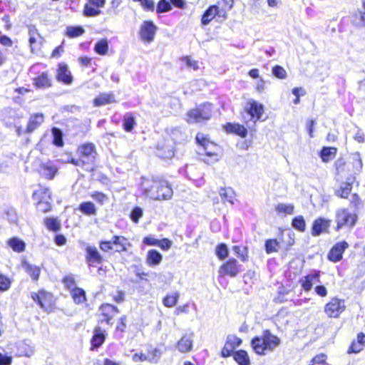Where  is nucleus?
Here are the masks:
<instances>
[{
  "label": "nucleus",
  "mask_w": 365,
  "mask_h": 365,
  "mask_svg": "<svg viewBox=\"0 0 365 365\" xmlns=\"http://www.w3.org/2000/svg\"><path fill=\"white\" fill-rule=\"evenodd\" d=\"M141 188L143 194L154 200H168L173 195V189L168 181L158 178H143Z\"/></svg>",
  "instance_id": "nucleus-1"
},
{
  "label": "nucleus",
  "mask_w": 365,
  "mask_h": 365,
  "mask_svg": "<svg viewBox=\"0 0 365 365\" xmlns=\"http://www.w3.org/2000/svg\"><path fill=\"white\" fill-rule=\"evenodd\" d=\"M279 344L280 339L269 330L264 331L261 336L253 338L251 342L254 351L260 355L266 354L267 351H272Z\"/></svg>",
  "instance_id": "nucleus-2"
},
{
  "label": "nucleus",
  "mask_w": 365,
  "mask_h": 365,
  "mask_svg": "<svg viewBox=\"0 0 365 365\" xmlns=\"http://www.w3.org/2000/svg\"><path fill=\"white\" fill-rule=\"evenodd\" d=\"M212 114V105L205 103L200 107L192 109L187 114L186 120L189 123H200L210 118Z\"/></svg>",
  "instance_id": "nucleus-3"
},
{
  "label": "nucleus",
  "mask_w": 365,
  "mask_h": 365,
  "mask_svg": "<svg viewBox=\"0 0 365 365\" xmlns=\"http://www.w3.org/2000/svg\"><path fill=\"white\" fill-rule=\"evenodd\" d=\"M335 220L337 224V230L342 228L343 227H348L349 228H352L357 221V215L350 212L346 209L341 208L338 210L336 212Z\"/></svg>",
  "instance_id": "nucleus-4"
},
{
  "label": "nucleus",
  "mask_w": 365,
  "mask_h": 365,
  "mask_svg": "<svg viewBox=\"0 0 365 365\" xmlns=\"http://www.w3.org/2000/svg\"><path fill=\"white\" fill-rule=\"evenodd\" d=\"M345 309L344 300L334 297L324 306V312L329 317L337 318Z\"/></svg>",
  "instance_id": "nucleus-5"
},
{
  "label": "nucleus",
  "mask_w": 365,
  "mask_h": 365,
  "mask_svg": "<svg viewBox=\"0 0 365 365\" xmlns=\"http://www.w3.org/2000/svg\"><path fill=\"white\" fill-rule=\"evenodd\" d=\"M242 265L238 263L235 259H230L227 262L222 264L219 268L220 276H229L235 277L242 272Z\"/></svg>",
  "instance_id": "nucleus-6"
},
{
  "label": "nucleus",
  "mask_w": 365,
  "mask_h": 365,
  "mask_svg": "<svg viewBox=\"0 0 365 365\" xmlns=\"http://www.w3.org/2000/svg\"><path fill=\"white\" fill-rule=\"evenodd\" d=\"M34 197L36 199L40 198L38 202V209L43 212H46L51 209V204L48 200L51 199V191L48 188L41 187L34 193Z\"/></svg>",
  "instance_id": "nucleus-7"
},
{
  "label": "nucleus",
  "mask_w": 365,
  "mask_h": 365,
  "mask_svg": "<svg viewBox=\"0 0 365 365\" xmlns=\"http://www.w3.org/2000/svg\"><path fill=\"white\" fill-rule=\"evenodd\" d=\"M78 152L80 157L83 158V160L86 162V164L94 163L97 156V152L93 143H87L81 145L78 147Z\"/></svg>",
  "instance_id": "nucleus-8"
},
{
  "label": "nucleus",
  "mask_w": 365,
  "mask_h": 365,
  "mask_svg": "<svg viewBox=\"0 0 365 365\" xmlns=\"http://www.w3.org/2000/svg\"><path fill=\"white\" fill-rule=\"evenodd\" d=\"M242 343V340L234 334H230L227 336L225 345L221 351V356L224 358L232 356L234 350L239 347Z\"/></svg>",
  "instance_id": "nucleus-9"
},
{
  "label": "nucleus",
  "mask_w": 365,
  "mask_h": 365,
  "mask_svg": "<svg viewBox=\"0 0 365 365\" xmlns=\"http://www.w3.org/2000/svg\"><path fill=\"white\" fill-rule=\"evenodd\" d=\"M247 115H250V120L254 119V123L260 120L264 113V107L262 104L258 103L255 101H249L245 108Z\"/></svg>",
  "instance_id": "nucleus-10"
},
{
  "label": "nucleus",
  "mask_w": 365,
  "mask_h": 365,
  "mask_svg": "<svg viewBox=\"0 0 365 365\" xmlns=\"http://www.w3.org/2000/svg\"><path fill=\"white\" fill-rule=\"evenodd\" d=\"M194 333L190 331L185 334L176 344L177 349L180 353H187L192 350Z\"/></svg>",
  "instance_id": "nucleus-11"
},
{
  "label": "nucleus",
  "mask_w": 365,
  "mask_h": 365,
  "mask_svg": "<svg viewBox=\"0 0 365 365\" xmlns=\"http://www.w3.org/2000/svg\"><path fill=\"white\" fill-rule=\"evenodd\" d=\"M157 30L158 28L155 24H143L139 32L140 39L150 43L154 40Z\"/></svg>",
  "instance_id": "nucleus-12"
},
{
  "label": "nucleus",
  "mask_w": 365,
  "mask_h": 365,
  "mask_svg": "<svg viewBox=\"0 0 365 365\" xmlns=\"http://www.w3.org/2000/svg\"><path fill=\"white\" fill-rule=\"evenodd\" d=\"M348 247L349 245L345 241L336 243L328 255L329 259L334 262H339L341 259L342 254Z\"/></svg>",
  "instance_id": "nucleus-13"
},
{
  "label": "nucleus",
  "mask_w": 365,
  "mask_h": 365,
  "mask_svg": "<svg viewBox=\"0 0 365 365\" xmlns=\"http://www.w3.org/2000/svg\"><path fill=\"white\" fill-rule=\"evenodd\" d=\"M196 141L205 150L207 155H213L216 151V145L210 141L207 135L203 133H197L196 135Z\"/></svg>",
  "instance_id": "nucleus-14"
},
{
  "label": "nucleus",
  "mask_w": 365,
  "mask_h": 365,
  "mask_svg": "<svg viewBox=\"0 0 365 365\" xmlns=\"http://www.w3.org/2000/svg\"><path fill=\"white\" fill-rule=\"evenodd\" d=\"M88 1L84 8V14L88 16L98 15L99 9L103 7L106 4V0H88Z\"/></svg>",
  "instance_id": "nucleus-15"
},
{
  "label": "nucleus",
  "mask_w": 365,
  "mask_h": 365,
  "mask_svg": "<svg viewBox=\"0 0 365 365\" xmlns=\"http://www.w3.org/2000/svg\"><path fill=\"white\" fill-rule=\"evenodd\" d=\"M31 297L43 309H47L51 305V295L50 293L41 291L38 293H33Z\"/></svg>",
  "instance_id": "nucleus-16"
},
{
  "label": "nucleus",
  "mask_w": 365,
  "mask_h": 365,
  "mask_svg": "<svg viewBox=\"0 0 365 365\" xmlns=\"http://www.w3.org/2000/svg\"><path fill=\"white\" fill-rule=\"evenodd\" d=\"M57 171V167L51 161L42 163L40 165V173L47 179H53Z\"/></svg>",
  "instance_id": "nucleus-17"
},
{
  "label": "nucleus",
  "mask_w": 365,
  "mask_h": 365,
  "mask_svg": "<svg viewBox=\"0 0 365 365\" xmlns=\"http://www.w3.org/2000/svg\"><path fill=\"white\" fill-rule=\"evenodd\" d=\"M100 312L103 317L101 321L106 322L107 324L110 323L111 319L118 312L117 307L109 304H103L100 308Z\"/></svg>",
  "instance_id": "nucleus-18"
},
{
  "label": "nucleus",
  "mask_w": 365,
  "mask_h": 365,
  "mask_svg": "<svg viewBox=\"0 0 365 365\" xmlns=\"http://www.w3.org/2000/svg\"><path fill=\"white\" fill-rule=\"evenodd\" d=\"M34 85L38 89H46L51 86V78L47 72H43L33 79Z\"/></svg>",
  "instance_id": "nucleus-19"
},
{
  "label": "nucleus",
  "mask_w": 365,
  "mask_h": 365,
  "mask_svg": "<svg viewBox=\"0 0 365 365\" xmlns=\"http://www.w3.org/2000/svg\"><path fill=\"white\" fill-rule=\"evenodd\" d=\"M225 16V12L220 11L217 6H210L204 13L202 17L201 23H209L214 18H218Z\"/></svg>",
  "instance_id": "nucleus-20"
},
{
  "label": "nucleus",
  "mask_w": 365,
  "mask_h": 365,
  "mask_svg": "<svg viewBox=\"0 0 365 365\" xmlns=\"http://www.w3.org/2000/svg\"><path fill=\"white\" fill-rule=\"evenodd\" d=\"M331 220L324 218L317 219L312 227V235H319L323 232H325L330 226Z\"/></svg>",
  "instance_id": "nucleus-21"
},
{
  "label": "nucleus",
  "mask_w": 365,
  "mask_h": 365,
  "mask_svg": "<svg viewBox=\"0 0 365 365\" xmlns=\"http://www.w3.org/2000/svg\"><path fill=\"white\" fill-rule=\"evenodd\" d=\"M319 282H320L319 272H315L304 277L302 280V287L304 291L309 292L312 289L314 284Z\"/></svg>",
  "instance_id": "nucleus-22"
},
{
  "label": "nucleus",
  "mask_w": 365,
  "mask_h": 365,
  "mask_svg": "<svg viewBox=\"0 0 365 365\" xmlns=\"http://www.w3.org/2000/svg\"><path fill=\"white\" fill-rule=\"evenodd\" d=\"M86 261L89 265L93 264H101L103 261V257L98 252L96 247L88 246L86 247Z\"/></svg>",
  "instance_id": "nucleus-23"
},
{
  "label": "nucleus",
  "mask_w": 365,
  "mask_h": 365,
  "mask_svg": "<svg viewBox=\"0 0 365 365\" xmlns=\"http://www.w3.org/2000/svg\"><path fill=\"white\" fill-rule=\"evenodd\" d=\"M113 244L115 251L118 252L127 251L128 247L131 245L127 238L116 235L113 237Z\"/></svg>",
  "instance_id": "nucleus-24"
},
{
  "label": "nucleus",
  "mask_w": 365,
  "mask_h": 365,
  "mask_svg": "<svg viewBox=\"0 0 365 365\" xmlns=\"http://www.w3.org/2000/svg\"><path fill=\"white\" fill-rule=\"evenodd\" d=\"M57 80L59 81H62L65 84H71L73 78L71 76V72L68 71V68L65 64H60L58 69L57 74Z\"/></svg>",
  "instance_id": "nucleus-25"
},
{
  "label": "nucleus",
  "mask_w": 365,
  "mask_h": 365,
  "mask_svg": "<svg viewBox=\"0 0 365 365\" xmlns=\"http://www.w3.org/2000/svg\"><path fill=\"white\" fill-rule=\"evenodd\" d=\"M355 178L350 177L346 182H343L341 187L336 190V195L340 197L346 198L352 190V183Z\"/></svg>",
  "instance_id": "nucleus-26"
},
{
  "label": "nucleus",
  "mask_w": 365,
  "mask_h": 365,
  "mask_svg": "<svg viewBox=\"0 0 365 365\" xmlns=\"http://www.w3.org/2000/svg\"><path fill=\"white\" fill-rule=\"evenodd\" d=\"M225 129L227 133H232L242 138H245L247 135V130L245 126L238 123H227Z\"/></svg>",
  "instance_id": "nucleus-27"
},
{
  "label": "nucleus",
  "mask_w": 365,
  "mask_h": 365,
  "mask_svg": "<svg viewBox=\"0 0 365 365\" xmlns=\"http://www.w3.org/2000/svg\"><path fill=\"white\" fill-rule=\"evenodd\" d=\"M43 120L44 116L42 113L32 115L28 122L26 131L28 133L33 132L43 122Z\"/></svg>",
  "instance_id": "nucleus-28"
},
{
  "label": "nucleus",
  "mask_w": 365,
  "mask_h": 365,
  "mask_svg": "<svg viewBox=\"0 0 365 365\" xmlns=\"http://www.w3.org/2000/svg\"><path fill=\"white\" fill-rule=\"evenodd\" d=\"M232 355L233 356L235 361L239 365H250V357L246 351L242 349L238 350L235 351Z\"/></svg>",
  "instance_id": "nucleus-29"
},
{
  "label": "nucleus",
  "mask_w": 365,
  "mask_h": 365,
  "mask_svg": "<svg viewBox=\"0 0 365 365\" xmlns=\"http://www.w3.org/2000/svg\"><path fill=\"white\" fill-rule=\"evenodd\" d=\"M22 267L34 280H38L41 272L39 267L27 262H23Z\"/></svg>",
  "instance_id": "nucleus-30"
},
{
  "label": "nucleus",
  "mask_w": 365,
  "mask_h": 365,
  "mask_svg": "<svg viewBox=\"0 0 365 365\" xmlns=\"http://www.w3.org/2000/svg\"><path fill=\"white\" fill-rule=\"evenodd\" d=\"M162 255L155 250H150L147 255V263L150 266L158 265L162 261Z\"/></svg>",
  "instance_id": "nucleus-31"
},
{
  "label": "nucleus",
  "mask_w": 365,
  "mask_h": 365,
  "mask_svg": "<svg viewBox=\"0 0 365 365\" xmlns=\"http://www.w3.org/2000/svg\"><path fill=\"white\" fill-rule=\"evenodd\" d=\"M219 194L223 200V202H228L231 204H233L234 198L235 197V194L234 190L230 188H220L219 190Z\"/></svg>",
  "instance_id": "nucleus-32"
},
{
  "label": "nucleus",
  "mask_w": 365,
  "mask_h": 365,
  "mask_svg": "<svg viewBox=\"0 0 365 365\" xmlns=\"http://www.w3.org/2000/svg\"><path fill=\"white\" fill-rule=\"evenodd\" d=\"M336 153L335 148H324L321 151V158L323 162L328 163L332 160Z\"/></svg>",
  "instance_id": "nucleus-33"
},
{
  "label": "nucleus",
  "mask_w": 365,
  "mask_h": 365,
  "mask_svg": "<svg viewBox=\"0 0 365 365\" xmlns=\"http://www.w3.org/2000/svg\"><path fill=\"white\" fill-rule=\"evenodd\" d=\"M79 210L87 215H95L96 214V207L91 202L81 203L79 206Z\"/></svg>",
  "instance_id": "nucleus-34"
},
{
  "label": "nucleus",
  "mask_w": 365,
  "mask_h": 365,
  "mask_svg": "<svg viewBox=\"0 0 365 365\" xmlns=\"http://www.w3.org/2000/svg\"><path fill=\"white\" fill-rule=\"evenodd\" d=\"M8 245L14 251L21 252L25 249V243L16 237L11 238L8 241Z\"/></svg>",
  "instance_id": "nucleus-35"
},
{
  "label": "nucleus",
  "mask_w": 365,
  "mask_h": 365,
  "mask_svg": "<svg viewBox=\"0 0 365 365\" xmlns=\"http://www.w3.org/2000/svg\"><path fill=\"white\" fill-rule=\"evenodd\" d=\"M135 125V120L131 113H126L123 118V128L127 132H130Z\"/></svg>",
  "instance_id": "nucleus-36"
},
{
  "label": "nucleus",
  "mask_w": 365,
  "mask_h": 365,
  "mask_svg": "<svg viewBox=\"0 0 365 365\" xmlns=\"http://www.w3.org/2000/svg\"><path fill=\"white\" fill-rule=\"evenodd\" d=\"M114 101V96L113 94H103L98 98H95L94 103L96 106H103Z\"/></svg>",
  "instance_id": "nucleus-37"
},
{
  "label": "nucleus",
  "mask_w": 365,
  "mask_h": 365,
  "mask_svg": "<svg viewBox=\"0 0 365 365\" xmlns=\"http://www.w3.org/2000/svg\"><path fill=\"white\" fill-rule=\"evenodd\" d=\"M95 51L100 55H105L108 50V43L106 39H101L95 45Z\"/></svg>",
  "instance_id": "nucleus-38"
},
{
  "label": "nucleus",
  "mask_w": 365,
  "mask_h": 365,
  "mask_svg": "<svg viewBox=\"0 0 365 365\" xmlns=\"http://www.w3.org/2000/svg\"><path fill=\"white\" fill-rule=\"evenodd\" d=\"M84 31V29L81 26H68L66 35L69 38H76L83 34Z\"/></svg>",
  "instance_id": "nucleus-39"
},
{
  "label": "nucleus",
  "mask_w": 365,
  "mask_h": 365,
  "mask_svg": "<svg viewBox=\"0 0 365 365\" xmlns=\"http://www.w3.org/2000/svg\"><path fill=\"white\" fill-rule=\"evenodd\" d=\"M105 340V336L100 329H95V334L93 336L92 343L96 347L100 346Z\"/></svg>",
  "instance_id": "nucleus-40"
},
{
  "label": "nucleus",
  "mask_w": 365,
  "mask_h": 365,
  "mask_svg": "<svg viewBox=\"0 0 365 365\" xmlns=\"http://www.w3.org/2000/svg\"><path fill=\"white\" fill-rule=\"evenodd\" d=\"M45 224L47 228L52 231H58L61 228L60 221L57 218H46Z\"/></svg>",
  "instance_id": "nucleus-41"
},
{
  "label": "nucleus",
  "mask_w": 365,
  "mask_h": 365,
  "mask_svg": "<svg viewBox=\"0 0 365 365\" xmlns=\"http://www.w3.org/2000/svg\"><path fill=\"white\" fill-rule=\"evenodd\" d=\"M72 294L75 302L78 304L82 303L86 300V294L84 290H83L82 289H73Z\"/></svg>",
  "instance_id": "nucleus-42"
},
{
  "label": "nucleus",
  "mask_w": 365,
  "mask_h": 365,
  "mask_svg": "<svg viewBox=\"0 0 365 365\" xmlns=\"http://www.w3.org/2000/svg\"><path fill=\"white\" fill-rule=\"evenodd\" d=\"M134 2H138L142 9L145 11H153L155 9V3L153 0H133Z\"/></svg>",
  "instance_id": "nucleus-43"
},
{
  "label": "nucleus",
  "mask_w": 365,
  "mask_h": 365,
  "mask_svg": "<svg viewBox=\"0 0 365 365\" xmlns=\"http://www.w3.org/2000/svg\"><path fill=\"white\" fill-rule=\"evenodd\" d=\"M179 297V294L175 292L173 295H168L163 299V304L167 307H174Z\"/></svg>",
  "instance_id": "nucleus-44"
},
{
  "label": "nucleus",
  "mask_w": 365,
  "mask_h": 365,
  "mask_svg": "<svg viewBox=\"0 0 365 365\" xmlns=\"http://www.w3.org/2000/svg\"><path fill=\"white\" fill-rule=\"evenodd\" d=\"M275 210L279 213L290 215L293 212L294 206L290 204L279 203L277 205Z\"/></svg>",
  "instance_id": "nucleus-45"
},
{
  "label": "nucleus",
  "mask_w": 365,
  "mask_h": 365,
  "mask_svg": "<svg viewBox=\"0 0 365 365\" xmlns=\"http://www.w3.org/2000/svg\"><path fill=\"white\" fill-rule=\"evenodd\" d=\"M279 249V243L277 240H267L265 242V250L267 253L277 252Z\"/></svg>",
  "instance_id": "nucleus-46"
},
{
  "label": "nucleus",
  "mask_w": 365,
  "mask_h": 365,
  "mask_svg": "<svg viewBox=\"0 0 365 365\" xmlns=\"http://www.w3.org/2000/svg\"><path fill=\"white\" fill-rule=\"evenodd\" d=\"M149 362L150 363H158L159 361L162 351L158 348L153 349L148 351Z\"/></svg>",
  "instance_id": "nucleus-47"
},
{
  "label": "nucleus",
  "mask_w": 365,
  "mask_h": 365,
  "mask_svg": "<svg viewBox=\"0 0 365 365\" xmlns=\"http://www.w3.org/2000/svg\"><path fill=\"white\" fill-rule=\"evenodd\" d=\"M215 252L220 259H224L227 257L229 251L226 245L220 244L216 247Z\"/></svg>",
  "instance_id": "nucleus-48"
},
{
  "label": "nucleus",
  "mask_w": 365,
  "mask_h": 365,
  "mask_svg": "<svg viewBox=\"0 0 365 365\" xmlns=\"http://www.w3.org/2000/svg\"><path fill=\"white\" fill-rule=\"evenodd\" d=\"M52 134L53 135V143L56 146H62L63 143L61 131L58 128H53L52 129Z\"/></svg>",
  "instance_id": "nucleus-49"
},
{
  "label": "nucleus",
  "mask_w": 365,
  "mask_h": 365,
  "mask_svg": "<svg viewBox=\"0 0 365 365\" xmlns=\"http://www.w3.org/2000/svg\"><path fill=\"white\" fill-rule=\"evenodd\" d=\"M171 8L170 1L167 0H160L157 5L156 11L157 13H163L170 11Z\"/></svg>",
  "instance_id": "nucleus-50"
},
{
  "label": "nucleus",
  "mask_w": 365,
  "mask_h": 365,
  "mask_svg": "<svg viewBox=\"0 0 365 365\" xmlns=\"http://www.w3.org/2000/svg\"><path fill=\"white\" fill-rule=\"evenodd\" d=\"M292 226L299 231H304L305 229L304 218L302 216L296 217L292 221Z\"/></svg>",
  "instance_id": "nucleus-51"
},
{
  "label": "nucleus",
  "mask_w": 365,
  "mask_h": 365,
  "mask_svg": "<svg viewBox=\"0 0 365 365\" xmlns=\"http://www.w3.org/2000/svg\"><path fill=\"white\" fill-rule=\"evenodd\" d=\"M232 250L237 255L238 257L240 258V259L242 262H246L247 260V248L245 247L243 250H241V248L239 246H234L232 247Z\"/></svg>",
  "instance_id": "nucleus-52"
},
{
  "label": "nucleus",
  "mask_w": 365,
  "mask_h": 365,
  "mask_svg": "<svg viewBox=\"0 0 365 365\" xmlns=\"http://www.w3.org/2000/svg\"><path fill=\"white\" fill-rule=\"evenodd\" d=\"M273 75L280 79H284L287 77V72L284 68L280 66H275L272 68Z\"/></svg>",
  "instance_id": "nucleus-53"
},
{
  "label": "nucleus",
  "mask_w": 365,
  "mask_h": 365,
  "mask_svg": "<svg viewBox=\"0 0 365 365\" xmlns=\"http://www.w3.org/2000/svg\"><path fill=\"white\" fill-rule=\"evenodd\" d=\"M353 164L356 172L360 173L362 170V160L360 155L357 153L353 155Z\"/></svg>",
  "instance_id": "nucleus-54"
},
{
  "label": "nucleus",
  "mask_w": 365,
  "mask_h": 365,
  "mask_svg": "<svg viewBox=\"0 0 365 365\" xmlns=\"http://www.w3.org/2000/svg\"><path fill=\"white\" fill-rule=\"evenodd\" d=\"M142 216H143V210L139 207H135L130 213V218L135 223L138 222L139 219Z\"/></svg>",
  "instance_id": "nucleus-55"
},
{
  "label": "nucleus",
  "mask_w": 365,
  "mask_h": 365,
  "mask_svg": "<svg viewBox=\"0 0 365 365\" xmlns=\"http://www.w3.org/2000/svg\"><path fill=\"white\" fill-rule=\"evenodd\" d=\"M11 285V281L10 279L0 274V291H6L9 289Z\"/></svg>",
  "instance_id": "nucleus-56"
},
{
  "label": "nucleus",
  "mask_w": 365,
  "mask_h": 365,
  "mask_svg": "<svg viewBox=\"0 0 365 365\" xmlns=\"http://www.w3.org/2000/svg\"><path fill=\"white\" fill-rule=\"evenodd\" d=\"M182 61L185 62L187 67L193 69L194 71H196L199 68L198 61L192 60L188 56L183 58Z\"/></svg>",
  "instance_id": "nucleus-57"
},
{
  "label": "nucleus",
  "mask_w": 365,
  "mask_h": 365,
  "mask_svg": "<svg viewBox=\"0 0 365 365\" xmlns=\"http://www.w3.org/2000/svg\"><path fill=\"white\" fill-rule=\"evenodd\" d=\"M91 197L101 205H103L108 200L107 196L100 192H93L91 195Z\"/></svg>",
  "instance_id": "nucleus-58"
},
{
  "label": "nucleus",
  "mask_w": 365,
  "mask_h": 365,
  "mask_svg": "<svg viewBox=\"0 0 365 365\" xmlns=\"http://www.w3.org/2000/svg\"><path fill=\"white\" fill-rule=\"evenodd\" d=\"M113 245V239L110 241H103L100 243V248L103 252H108L114 250Z\"/></svg>",
  "instance_id": "nucleus-59"
},
{
  "label": "nucleus",
  "mask_w": 365,
  "mask_h": 365,
  "mask_svg": "<svg viewBox=\"0 0 365 365\" xmlns=\"http://www.w3.org/2000/svg\"><path fill=\"white\" fill-rule=\"evenodd\" d=\"M63 282L68 289H71L73 290V289H76L75 288V285H76L75 281L72 276H66V277H64Z\"/></svg>",
  "instance_id": "nucleus-60"
},
{
  "label": "nucleus",
  "mask_w": 365,
  "mask_h": 365,
  "mask_svg": "<svg viewBox=\"0 0 365 365\" xmlns=\"http://www.w3.org/2000/svg\"><path fill=\"white\" fill-rule=\"evenodd\" d=\"M133 361L138 362V361H149V356L143 353H136L132 357Z\"/></svg>",
  "instance_id": "nucleus-61"
},
{
  "label": "nucleus",
  "mask_w": 365,
  "mask_h": 365,
  "mask_svg": "<svg viewBox=\"0 0 365 365\" xmlns=\"http://www.w3.org/2000/svg\"><path fill=\"white\" fill-rule=\"evenodd\" d=\"M363 347L361 344H359L358 342H353L349 347V349L348 351L349 353H359L360 351L363 349Z\"/></svg>",
  "instance_id": "nucleus-62"
},
{
  "label": "nucleus",
  "mask_w": 365,
  "mask_h": 365,
  "mask_svg": "<svg viewBox=\"0 0 365 365\" xmlns=\"http://www.w3.org/2000/svg\"><path fill=\"white\" fill-rule=\"evenodd\" d=\"M326 355L324 354H320L317 355L315 357L313 358L312 360V364L309 365H315V364H323L326 360Z\"/></svg>",
  "instance_id": "nucleus-63"
},
{
  "label": "nucleus",
  "mask_w": 365,
  "mask_h": 365,
  "mask_svg": "<svg viewBox=\"0 0 365 365\" xmlns=\"http://www.w3.org/2000/svg\"><path fill=\"white\" fill-rule=\"evenodd\" d=\"M11 363V357L6 356L0 353V365H10Z\"/></svg>",
  "instance_id": "nucleus-64"
}]
</instances>
